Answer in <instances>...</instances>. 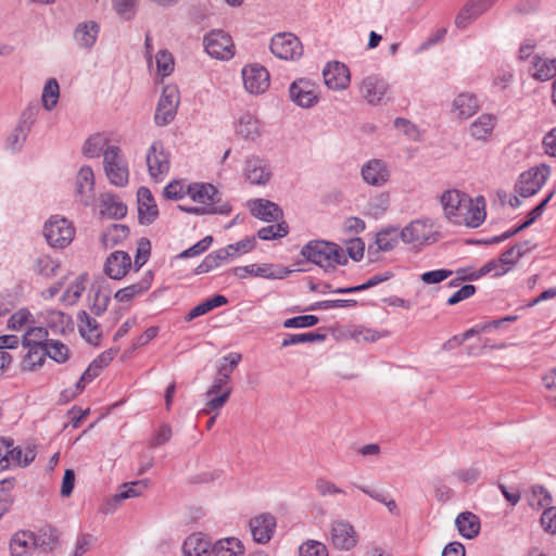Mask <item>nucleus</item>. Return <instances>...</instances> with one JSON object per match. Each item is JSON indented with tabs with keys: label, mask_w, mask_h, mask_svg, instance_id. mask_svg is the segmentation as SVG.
<instances>
[{
	"label": "nucleus",
	"mask_w": 556,
	"mask_h": 556,
	"mask_svg": "<svg viewBox=\"0 0 556 556\" xmlns=\"http://www.w3.org/2000/svg\"><path fill=\"white\" fill-rule=\"evenodd\" d=\"M301 255L325 271H331L336 268V265L348 263L345 251L339 244L321 239L308 241L302 248Z\"/></svg>",
	"instance_id": "f257e3e1"
},
{
	"label": "nucleus",
	"mask_w": 556,
	"mask_h": 556,
	"mask_svg": "<svg viewBox=\"0 0 556 556\" xmlns=\"http://www.w3.org/2000/svg\"><path fill=\"white\" fill-rule=\"evenodd\" d=\"M103 169L111 185L123 188L129 181L128 161L117 146L106 147L103 153Z\"/></svg>",
	"instance_id": "f03ea898"
},
{
	"label": "nucleus",
	"mask_w": 556,
	"mask_h": 556,
	"mask_svg": "<svg viewBox=\"0 0 556 556\" xmlns=\"http://www.w3.org/2000/svg\"><path fill=\"white\" fill-rule=\"evenodd\" d=\"M75 229L66 218L51 217L43 226V236L48 244L55 249H64L74 239Z\"/></svg>",
	"instance_id": "7ed1b4c3"
},
{
	"label": "nucleus",
	"mask_w": 556,
	"mask_h": 556,
	"mask_svg": "<svg viewBox=\"0 0 556 556\" xmlns=\"http://www.w3.org/2000/svg\"><path fill=\"white\" fill-rule=\"evenodd\" d=\"M180 97L177 86L166 85L162 90L154 114V122L157 126H166L174 121Z\"/></svg>",
	"instance_id": "20e7f679"
},
{
	"label": "nucleus",
	"mask_w": 556,
	"mask_h": 556,
	"mask_svg": "<svg viewBox=\"0 0 556 556\" xmlns=\"http://www.w3.org/2000/svg\"><path fill=\"white\" fill-rule=\"evenodd\" d=\"M329 542L336 549L352 551L358 543V534L351 522L337 519L330 525Z\"/></svg>",
	"instance_id": "39448f33"
},
{
	"label": "nucleus",
	"mask_w": 556,
	"mask_h": 556,
	"mask_svg": "<svg viewBox=\"0 0 556 556\" xmlns=\"http://www.w3.org/2000/svg\"><path fill=\"white\" fill-rule=\"evenodd\" d=\"M551 174L549 166L542 164L522 173L515 186L516 191L522 198H529L540 191Z\"/></svg>",
	"instance_id": "423d86ee"
},
{
	"label": "nucleus",
	"mask_w": 556,
	"mask_h": 556,
	"mask_svg": "<svg viewBox=\"0 0 556 556\" xmlns=\"http://www.w3.org/2000/svg\"><path fill=\"white\" fill-rule=\"evenodd\" d=\"M205 51L218 60H229L233 56V42L231 37L222 29H213L203 38Z\"/></svg>",
	"instance_id": "0eeeda50"
},
{
	"label": "nucleus",
	"mask_w": 556,
	"mask_h": 556,
	"mask_svg": "<svg viewBox=\"0 0 556 556\" xmlns=\"http://www.w3.org/2000/svg\"><path fill=\"white\" fill-rule=\"evenodd\" d=\"M270 51L281 60H296L303 54V46L295 35L279 33L271 38Z\"/></svg>",
	"instance_id": "6e6552de"
},
{
	"label": "nucleus",
	"mask_w": 556,
	"mask_h": 556,
	"mask_svg": "<svg viewBox=\"0 0 556 556\" xmlns=\"http://www.w3.org/2000/svg\"><path fill=\"white\" fill-rule=\"evenodd\" d=\"M441 204L446 217L458 225H462V213L470 205V197L457 189L446 190L441 195Z\"/></svg>",
	"instance_id": "1a4fd4ad"
},
{
	"label": "nucleus",
	"mask_w": 556,
	"mask_h": 556,
	"mask_svg": "<svg viewBox=\"0 0 556 556\" xmlns=\"http://www.w3.org/2000/svg\"><path fill=\"white\" fill-rule=\"evenodd\" d=\"M230 271L240 279H244L248 276L262 277L266 279H283L291 273L287 267H274V265L270 264L237 266L231 268Z\"/></svg>",
	"instance_id": "9d476101"
},
{
	"label": "nucleus",
	"mask_w": 556,
	"mask_h": 556,
	"mask_svg": "<svg viewBox=\"0 0 556 556\" xmlns=\"http://www.w3.org/2000/svg\"><path fill=\"white\" fill-rule=\"evenodd\" d=\"M290 99L299 106L308 109L318 102L316 85L307 78H299L289 87Z\"/></svg>",
	"instance_id": "9b49d317"
},
{
	"label": "nucleus",
	"mask_w": 556,
	"mask_h": 556,
	"mask_svg": "<svg viewBox=\"0 0 556 556\" xmlns=\"http://www.w3.org/2000/svg\"><path fill=\"white\" fill-rule=\"evenodd\" d=\"M147 166L150 176L157 179L169 170V153L165 150L161 140H155L150 146L147 153Z\"/></svg>",
	"instance_id": "f8f14e48"
},
{
	"label": "nucleus",
	"mask_w": 556,
	"mask_h": 556,
	"mask_svg": "<svg viewBox=\"0 0 556 556\" xmlns=\"http://www.w3.org/2000/svg\"><path fill=\"white\" fill-rule=\"evenodd\" d=\"M242 79L247 91L253 94L263 93L269 87V73L258 64L245 65L242 68Z\"/></svg>",
	"instance_id": "ddd939ff"
},
{
	"label": "nucleus",
	"mask_w": 556,
	"mask_h": 556,
	"mask_svg": "<svg viewBox=\"0 0 556 556\" xmlns=\"http://www.w3.org/2000/svg\"><path fill=\"white\" fill-rule=\"evenodd\" d=\"M325 85L332 90L345 89L351 80L348 66L341 62L327 63L323 70Z\"/></svg>",
	"instance_id": "4468645a"
},
{
	"label": "nucleus",
	"mask_w": 556,
	"mask_h": 556,
	"mask_svg": "<svg viewBox=\"0 0 556 556\" xmlns=\"http://www.w3.org/2000/svg\"><path fill=\"white\" fill-rule=\"evenodd\" d=\"M388 89L389 85L383 78L370 75L363 79L359 90L368 104L377 105L383 103Z\"/></svg>",
	"instance_id": "2eb2a0df"
},
{
	"label": "nucleus",
	"mask_w": 556,
	"mask_h": 556,
	"mask_svg": "<svg viewBox=\"0 0 556 556\" xmlns=\"http://www.w3.org/2000/svg\"><path fill=\"white\" fill-rule=\"evenodd\" d=\"M553 194H554V192L552 191L538 205H535L528 213L527 219L523 222V224H520V225H518V226H516V227H514V228L503 232L500 236H494V237H492V238H490L488 240H484L483 243H485V244H496V243L503 242V241L514 237L515 235L519 233L523 229L530 227L539 217H541V215L543 214L547 203L552 199Z\"/></svg>",
	"instance_id": "dca6fc26"
},
{
	"label": "nucleus",
	"mask_w": 556,
	"mask_h": 556,
	"mask_svg": "<svg viewBox=\"0 0 556 556\" xmlns=\"http://www.w3.org/2000/svg\"><path fill=\"white\" fill-rule=\"evenodd\" d=\"M138 222L140 225H151L159 217V208L152 192L148 187H140L137 191Z\"/></svg>",
	"instance_id": "f3484780"
},
{
	"label": "nucleus",
	"mask_w": 556,
	"mask_h": 556,
	"mask_svg": "<svg viewBox=\"0 0 556 556\" xmlns=\"http://www.w3.org/2000/svg\"><path fill=\"white\" fill-rule=\"evenodd\" d=\"M253 541L258 544H266L270 541L276 529V519L270 514H261L249 522Z\"/></svg>",
	"instance_id": "a211bd4d"
},
{
	"label": "nucleus",
	"mask_w": 556,
	"mask_h": 556,
	"mask_svg": "<svg viewBox=\"0 0 556 556\" xmlns=\"http://www.w3.org/2000/svg\"><path fill=\"white\" fill-rule=\"evenodd\" d=\"M497 0H469L455 17V25L459 29L466 28L471 21L489 10Z\"/></svg>",
	"instance_id": "6ab92c4d"
},
{
	"label": "nucleus",
	"mask_w": 556,
	"mask_h": 556,
	"mask_svg": "<svg viewBox=\"0 0 556 556\" xmlns=\"http://www.w3.org/2000/svg\"><path fill=\"white\" fill-rule=\"evenodd\" d=\"M364 181L370 186L381 187L390 178V169L386 162L378 159L369 160L361 170Z\"/></svg>",
	"instance_id": "aec40b11"
},
{
	"label": "nucleus",
	"mask_w": 556,
	"mask_h": 556,
	"mask_svg": "<svg viewBox=\"0 0 556 556\" xmlns=\"http://www.w3.org/2000/svg\"><path fill=\"white\" fill-rule=\"evenodd\" d=\"M131 267V258L125 251H115L111 253L104 263V274L114 280L124 278Z\"/></svg>",
	"instance_id": "412c9836"
},
{
	"label": "nucleus",
	"mask_w": 556,
	"mask_h": 556,
	"mask_svg": "<svg viewBox=\"0 0 556 556\" xmlns=\"http://www.w3.org/2000/svg\"><path fill=\"white\" fill-rule=\"evenodd\" d=\"M244 176L252 185L265 186L271 177V172L265 160L252 155L245 160Z\"/></svg>",
	"instance_id": "4be33fe9"
},
{
	"label": "nucleus",
	"mask_w": 556,
	"mask_h": 556,
	"mask_svg": "<svg viewBox=\"0 0 556 556\" xmlns=\"http://www.w3.org/2000/svg\"><path fill=\"white\" fill-rule=\"evenodd\" d=\"M89 296H92L90 311L96 316H101L106 309L111 301V288L109 282L101 278L94 281L89 289Z\"/></svg>",
	"instance_id": "5701e85b"
},
{
	"label": "nucleus",
	"mask_w": 556,
	"mask_h": 556,
	"mask_svg": "<svg viewBox=\"0 0 556 556\" xmlns=\"http://www.w3.org/2000/svg\"><path fill=\"white\" fill-rule=\"evenodd\" d=\"M251 214L266 223L277 222L283 216L281 207L266 199H255L250 202Z\"/></svg>",
	"instance_id": "b1692460"
},
{
	"label": "nucleus",
	"mask_w": 556,
	"mask_h": 556,
	"mask_svg": "<svg viewBox=\"0 0 556 556\" xmlns=\"http://www.w3.org/2000/svg\"><path fill=\"white\" fill-rule=\"evenodd\" d=\"M94 175L90 166L80 167L76 177V194L80 197L79 201L88 205L93 198Z\"/></svg>",
	"instance_id": "393cba45"
},
{
	"label": "nucleus",
	"mask_w": 556,
	"mask_h": 556,
	"mask_svg": "<svg viewBox=\"0 0 556 556\" xmlns=\"http://www.w3.org/2000/svg\"><path fill=\"white\" fill-rule=\"evenodd\" d=\"M153 277L154 275L152 270H148L140 279V281L117 290L114 294V299L118 302L131 301L136 296L141 295L150 289Z\"/></svg>",
	"instance_id": "a878e982"
},
{
	"label": "nucleus",
	"mask_w": 556,
	"mask_h": 556,
	"mask_svg": "<svg viewBox=\"0 0 556 556\" xmlns=\"http://www.w3.org/2000/svg\"><path fill=\"white\" fill-rule=\"evenodd\" d=\"M100 26L94 21L81 22L74 30V39L81 49H91L98 38Z\"/></svg>",
	"instance_id": "bb28decb"
},
{
	"label": "nucleus",
	"mask_w": 556,
	"mask_h": 556,
	"mask_svg": "<svg viewBox=\"0 0 556 556\" xmlns=\"http://www.w3.org/2000/svg\"><path fill=\"white\" fill-rule=\"evenodd\" d=\"M212 542L201 532L192 533L182 544L185 556H206L211 553Z\"/></svg>",
	"instance_id": "cd10ccee"
},
{
	"label": "nucleus",
	"mask_w": 556,
	"mask_h": 556,
	"mask_svg": "<svg viewBox=\"0 0 556 556\" xmlns=\"http://www.w3.org/2000/svg\"><path fill=\"white\" fill-rule=\"evenodd\" d=\"M455 525L459 534L468 540L475 539L481 528L480 519L471 511H463L455 519Z\"/></svg>",
	"instance_id": "c85d7f7f"
},
{
	"label": "nucleus",
	"mask_w": 556,
	"mask_h": 556,
	"mask_svg": "<svg viewBox=\"0 0 556 556\" xmlns=\"http://www.w3.org/2000/svg\"><path fill=\"white\" fill-rule=\"evenodd\" d=\"M485 200L483 197H478L476 204L470 198V205L462 213V224L470 228L479 227L485 219Z\"/></svg>",
	"instance_id": "c756f323"
},
{
	"label": "nucleus",
	"mask_w": 556,
	"mask_h": 556,
	"mask_svg": "<svg viewBox=\"0 0 556 556\" xmlns=\"http://www.w3.org/2000/svg\"><path fill=\"white\" fill-rule=\"evenodd\" d=\"M261 131L260 121L251 113L242 114L236 124V134L244 140H256Z\"/></svg>",
	"instance_id": "7c9ffc66"
},
{
	"label": "nucleus",
	"mask_w": 556,
	"mask_h": 556,
	"mask_svg": "<svg viewBox=\"0 0 556 556\" xmlns=\"http://www.w3.org/2000/svg\"><path fill=\"white\" fill-rule=\"evenodd\" d=\"M100 207L101 215L113 219H122L127 214V205L113 193L102 195Z\"/></svg>",
	"instance_id": "2f4dec72"
},
{
	"label": "nucleus",
	"mask_w": 556,
	"mask_h": 556,
	"mask_svg": "<svg viewBox=\"0 0 556 556\" xmlns=\"http://www.w3.org/2000/svg\"><path fill=\"white\" fill-rule=\"evenodd\" d=\"M35 533L28 530L17 531L10 541L12 556H25L35 547Z\"/></svg>",
	"instance_id": "473e14b6"
},
{
	"label": "nucleus",
	"mask_w": 556,
	"mask_h": 556,
	"mask_svg": "<svg viewBox=\"0 0 556 556\" xmlns=\"http://www.w3.org/2000/svg\"><path fill=\"white\" fill-rule=\"evenodd\" d=\"M211 553L214 556H242L244 546L239 539L230 536L212 544Z\"/></svg>",
	"instance_id": "72a5a7b5"
},
{
	"label": "nucleus",
	"mask_w": 556,
	"mask_h": 556,
	"mask_svg": "<svg viewBox=\"0 0 556 556\" xmlns=\"http://www.w3.org/2000/svg\"><path fill=\"white\" fill-rule=\"evenodd\" d=\"M46 357H50L58 364H63L70 357V349L61 341L50 340L48 341V345L41 351L39 358L36 361L37 364H43Z\"/></svg>",
	"instance_id": "f704fd0d"
},
{
	"label": "nucleus",
	"mask_w": 556,
	"mask_h": 556,
	"mask_svg": "<svg viewBox=\"0 0 556 556\" xmlns=\"http://www.w3.org/2000/svg\"><path fill=\"white\" fill-rule=\"evenodd\" d=\"M399 235L405 243H422L428 238L427 225L419 219L413 220Z\"/></svg>",
	"instance_id": "c9c22d12"
},
{
	"label": "nucleus",
	"mask_w": 556,
	"mask_h": 556,
	"mask_svg": "<svg viewBox=\"0 0 556 556\" xmlns=\"http://www.w3.org/2000/svg\"><path fill=\"white\" fill-rule=\"evenodd\" d=\"M453 109L460 118H469L479 110V101L473 93L464 92L454 99Z\"/></svg>",
	"instance_id": "e433bc0d"
},
{
	"label": "nucleus",
	"mask_w": 556,
	"mask_h": 556,
	"mask_svg": "<svg viewBox=\"0 0 556 556\" xmlns=\"http://www.w3.org/2000/svg\"><path fill=\"white\" fill-rule=\"evenodd\" d=\"M227 303L228 299L225 295L215 294L190 309L185 316V321L189 323L202 315L210 313L214 308L226 305Z\"/></svg>",
	"instance_id": "4c0bfd02"
},
{
	"label": "nucleus",
	"mask_w": 556,
	"mask_h": 556,
	"mask_svg": "<svg viewBox=\"0 0 556 556\" xmlns=\"http://www.w3.org/2000/svg\"><path fill=\"white\" fill-rule=\"evenodd\" d=\"M496 124V117L492 114L480 115L469 127L470 135L478 140H486Z\"/></svg>",
	"instance_id": "58836bf2"
},
{
	"label": "nucleus",
	"mask_w": 556,
	"mask_h": 556,
	"mask_svg": "<svg viewBox=\"0 0 556 556\" xmlns=\"http://www.w3.org/2000/svg\"><path fill=\"white\" fill-rule=\"evenodd\" d=\"M77 321H78V331L79 334L86 339L88 342H92V337L96 340H99L101 337V333L99 330V324L98 321L90 317L86 311H79L77 314Z\"/></svg>",
	"instance_id": "ea45409f"
},
{
	"label": "nucleus",
	"mask_w": 556,
	"mask_h": 556,
	"mask_svg": "<svg viewBox=\"0 0 556 556\" xmlns=\"http://www.w3.org/2000/svg\"><path fill=\"white\" fill-rule=\"evenodd\" d=\"M394 276V274L390 270L374 275L368 280H366L364 283L353 286V287H343V288H337L336 290H332L336 294H350V293H356L361 291L368 290L370 288H374L384 281H388Z\"/></svg>",
	"instance_id": "a19ab883"
},
{
	"label": "nucleus",
	"mask_w": 556,
	"mask_h": 556,
	"mask_svg": "<svg viewBox=\"0 0 556 556\" xmlns=\"http://www.w3.org/2000/svg\"><path fill=\"white\" fill-rule=\"evenodd\" d=\"M11 446L7 448L5 459L9 462V466L14 464L16 466H28L36 457V453L33 448H28L25 453L20 446H14V440L9 438Z\"/></svg>",
	"instance_id": "79ce46f5"
},
{
	"label": "nucleus",
	"mask_w": 556,
	"mask_h": 556,
	"mask_svg": "<svg viewBox=\"0 0 556 556\" xmlns=\"http://www.w3.org/2000/svg\"><path fill=\"white\" fill-rule=\"evenodd\" d=\"M109 144V139L101 134L91 135L84 143L81 152L86 157L94 159L103 155Z\"/></svg>",
	"instance_id": "37998d69"
},
{
	"label": "nucleus",
	"mask_w": 556,
	"mask_h": 556,
	"mask_svg": "<svg viewBox=\"0 0 556 556\" xmlns=\"http://www.w3.org/2000/svg\"><path fill=\"white\" fill-rule=\"evenodd\" d=\"M533 66L536 71L532 74V77L536 80L546 81L556 75V59H542L535 55Z\"/></svg>",
	"instance_id": "c03bdc74"
},
{
	"label": "nucleus",
	"mask_w": 556,
	"mask_h": 556,
	"mask_svg": "<svg viewBox=\"0 0 556 556\" xmlns=\"http://www.w3.org/2000/svg\"><path fill=\"white\" fill-rule=\"evenodd\" d=\"M58 530L53 527L46 526L35 533V547H39L43 552L52 551L58 542Z\"/></svg>",
	"instance_id": "a18cd8bd"
},
{
	"label": "nucleus",
	"mask_w": 556,
	"mask_h": 556,
	"mask_svg": "<svg viewBox=\"0 0 556 556\" xmlns=\"http://www.w3.org/2000/svg\"><path fill=\"white\" fill-rule=\"evenodd\" d=\"M48 331L43 327H33L23 336L24 348H38L41 351L48 345Z\"/></svg>",
	"instance_id": "49530a36"
},
{
	"label": "nucleus",
	"mask_w": 556,
	"mask_h": 556,
	"mask_svg": "<svg viewBox=\"0 0 556 556\" xmlns=\"http://www.w3.org/2000/svg\"><path fill=\"white\" fill-rule=\"evenodd\" d=\"M129 227L123 224H113L111 228L102 235L101 241L104 248H113L122 243L129 236Z\"/></svg>",
	"instance_id": "de8ad7c7"
},
{
	"label": "nucleus",
	"mask_w": 556,
	"mask_h": 556,
	"mask_svg": "<svg viewBox=\"0 0 556 556\" xmlns=\"http://www.w3.org/2000/svg\"><path fill=\"white\" fill-rule=\"evenodd\" d=\"M399 231L397 228H386L380 230L376 236L377 248L375 253L379 251L389 252L393 250L399 243Z\"/></svg>",
	"instance_id": "09e8293b"
},
{
	"label": "nucleus",
	"mask_w": 556,
	"mask_h": 556,
	"mask_svg": "<svg viewBox=\"0 0 556 556\" xmlns=\"http://www.w3.org/2000/svg\"><path fill=\"white\" fill-rule=\"evenodd\" d=\"M48 326L58 332L65 333L74 328L73 318L61 311H50L47 315Z\"/></svg>",
	"instance_id": "8fccbe9b"
},
{
	"label": "nucleus",
	"mask_w": 556,
	"mask_h": 556,
	"mask_svg": "<svg viewBox=\"0 0 556 556\" xmlns=\"http://www.w3.org/2000/svg\"><path fill=\"white\" fill-rule=\"evenodd\" d=\"M149 483V479L126 482L121 486V490L114 495V501L121 502L130 497L139 496L141 495L142 491L148 488Z\"/></svg>",
	"instance_id": "3c124183"
},
{
	"label": "nucleus",
	"mask_w": 556,
	"mask_h": 556,
	"mask_svg": "<svg viewBox=\"0 0 556 556\" xmlns=\"http://www.w3.org/2000/svg\"><path fill=\"white\" fill-rule=\"evenodd\" d=\"M187 193L193 201L207 205L210 198L215 193V186L212 184H191L187 188Z\"/></svg>",
	"instance_id": "603ef678"
},
{
	"label": "nucleus",
	"mask_w": 556,
	"mask_h": 556,
	"mask_svg": "<svg viewBox=\"0 0 556 556\" xmlns=\"http://www.w3.org/2000/svg\"><path fill=\"white\" fill-rule=\"evenodd\" d=\"M327 338L326 333L306 332V333H288L282 340L281 346L287 348L300 343L321 342Z\"/></svg>",
	"instance_id": "864d4df0"
},
{
	"label": "nucleus",
	"mask_w": 556,
	"mask_h": 556,
	"mask_svg": "<svg viewBox=\"0 0 556 556\" xmlns=\"http://www.w3.org/2000/svg\"><path fill=\"white\" fill-rule=\"evenodd\" d=\"M528 503L532 508L545 507L552 503V495L546 488L536 484L531 488Z\"/></svg>",
	"instance_id": "5fc2aeb1"
},
{
	"label": "nucleus",
	"mask_w": 556,
	"mask_h": 556,
	"mask_svg": "<svg viewBox=\"0 0 556 556\" xmlns=\"http://www.w3.org/2000/svg\"><path fill=\"white\" fill-rule=\"evenodd\" d=\"M289 233V226L286 222L277 223L274 225H269L266 227H262L257 231V237L261 240L267 241V240H274L283 238Z\"/></svg>",
	"instance_id": "6e6d98bb"
},
{
	"label": "nucleus",
	"mask_w": 556,
	"mask_h": 556,
	"mask_svg": "<svg viewBox=\"0 0 556 556\" xmlns=\"http://www.w3.org/2000/svg\"><path fill=\"white\" fill-rule=\"evenodd\" d=\"M60 87L55 78H50L42 90V104L46 110L51 111L58 102Z\"/></svg>",
	"instance_id": "4d7b16f0"
},
{
	"label": "nucleus",
	"mask_w": 556,
	"mask_h": 556,
	"mask_svg": "<svg viewBox=\"0 0 556 556\" xmlns=\"http://www.w3.org/2000/svg\"><path fill=\"white\" fill-rule=\"evenodd\" d=\"M60 263L49 255H41L36 260L35 270L38 275L50 278L56 274Z\"/></svg>",
	"instance_id": "13d9d810"
},
{
	"label": "nucleus",
	"mask_w": 556,
	"mask_h": 556,
	"mask_svg": "<svg viewBox=\"0 0 556 556\" xmlns=\"http://www.w3.org/2000/svg\"><path fill=\"white\" fill-rule=\"evenodd\" d=\"M155 61H156L157 73L162 77L169 76L173 73L175 62H174L173 54L168 50H166V49L160 50L155 55Z\"/></svg>",
	"instance_id": "bf43d9fd"
},
{
	"label": "nucleus",
	"mask_w": 556,
	"mask_h": 556,
	"mask_svg": "<svg viewBox=\"0 0 556 556\" xmlns=\"http://www.w3.org/2000/svg\"><path fill=\"white\" fill-rule=\"evenodd\" d=\"M242 356L239 353H229L224 356L218 364L217 372L219 376L226 377L230 379L231 374L237 368L240 363Z\"/></svg>",
	"instance_id": "052dcab7"
},
{
	"label": "nucleus",
	"mask_w": 556,
	"mask_h": 556,
	"mask_svg": "<svg viewBox=\"0 0 556 556\" xmlns=\"http://www.w3.org/2000/svg\"><path fill=\"white\" fill-rule=\"evenodd\" d=\"M151 254V242L148 238L142 237L138 241L135 255L134 268L138 271L149 260Z\"/></svg>",
	"instance_id": "680f3d73"
},
{
	"label": "nucleus",
	"mask_w": 556,
	"mask_h": 556,
	"mask_svg": "<svg viewBox=\"0 0 556 556\" xmlns=\"http://www.w3.org/2000/svg\"><path fill=\"white\" fill-rule=\"evenodd\" d=\"M213 240L214 239L212 236H205L203 239L198 241L192 247L180 252L176 257L177 258H189V257H194V256L201 255L202 253L206 252L210 249V247L213 243Z\"/></svg>",
	"instance_id": "e2e57ef3"
},
{
	"label": "nucleus",
	"mask_w": 556,
	"mask_h": 556,
	"mask_svg": "<svg viewBox=\"0 0 556 556\" xmlns=\"http://www.w3.org/2000/svg\"><path fill=\"white\" fill-rule=\"evenodd\" d=\"M300 556H329L327 546L318 541L309 540L299 547Z\"/></svg>",
	"instance_id": "0e129e2a"
},
{
	"label": "nucleus",
	"mask_w": 556,
	"mask_h": 556,
	"mask_svg": "<svg viewBox=\"0 0 556 556\" xmlns=\"http://www.w3.org/2000/svg\"><path fill=\"white\" fill-rule=\"evenodd\" d=\"M138 0H112L114 10L125 20H130L137 12Z\"/></svg>",
	"instance_id": "69168bd1"
},
{
	"label": "nucleus",
	"mask_w": 556,
	"mask_h": 556,
	"mask_svg": "<svg viewBox=\"0 0 556 556\" xmlns=\"http://www.w3.org/2000/svg\"><path fill=\"white\" fill-rule=\"evenodd\" d=\"M319 318L315 315H300L283 321L285 328H309L317 325Z\"/></svg>",
	"instance_id": "338daca9"
},
{
	"label": "nucleus",
	"mask_w": 556,
	"mask_h": 556,
	"mask_svg": "<svg viewBox=\"0 0 556 556\" xmlns=\"http://www.w3.org/2000/svg\"><path fill=\"white\" fill-rule=\"evenodd\" d=\"M540 522L547 533L556 534V507L545 508L541 515Z\"/></svg>",
	"instance_id": "774afa93"
}]
</instances>
